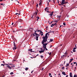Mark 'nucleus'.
Segmentation results:
<instances>
[{
	"label": "nucleus",
	"instance_id": "nucleus-44",
	"mask_svg": "<svg viewBox=\"0 0 77 77\" xmlns=\"http://www.w3.org/2000/svg\"><path fill=\"white\" fill-rule=\"evenodd\" d=\"M14 45H15V43L14 42Z\"/></svg>",
	"mask_w": 77,
	"mask_h": 77
},
{
	"label": "nucleus",
	"instance_id": "nucleus-49",
	"mask_svg": "<svg viewBox=\"0 0 77 77\" xmlns=\"http://www.w3.org/2000/svg\"><path fill=\"white\" fill-rule=\"evenodd\" d=\"M53 1L54 2V3H55V1H54H54Z\"/></svg>",
	"mask_w": 77,
	"mask_h": 77
},
{
	"label": "nucleus",
	"instance_id": "nucleus-38",
	"mask_svg": "<svg viewBox=\"0 0 77 77\" xmlns=\"http://www.w3.org/2000/svg\"><path fill=\"white\" fill-rule=\"evenodd\" d=\"M36 7H37V8H38V4H37L36 5Z\"/></svg>",
	"mask_w": 77,
	"mask_h": 77
},
{
	"label": "nucleus",
	"instance_id": "nucleus-25",
	"mask_svg": "<svg viewBox=\"0 0 77 77\" xmlns=\"http://www.w3.org/2000/svg\"><path fill=\"white\" fill-rule=\"evenodd\" d=\"M65 54L66 56H67L68 55V53L67 52L66 53H65L64 54Z\"/></svg>",
	"mask_w": 77,
	"mask_h": 77
},
{
	"label": "nucleus",
	"instance_id": "nucleus-53",
	"mask_svg": "<svg viewBox=\"0 0 77 77\" xmlns=\"http://www.w3.org/2000/svg\"><path fill=\"white\" fill-rule=\"evenodd\" d=\"M0 5H3V4H2V3H1V4H0Z\"/></svg>",
	"mask_w": 77,
	"mask_h": 77
},
{
	"label": "nucleus",
	"instance_id": "nucleus-62",
	"mask_svg": "<svg viewBox=\"0 0 77 77\" xmlns=\"http://www.w3.org/2000/svg\"><path fill=\"white\" fill-rule=\"evenodd\" d=\"M21 30H24V29H21Z\"/></svg>",
	"mask_w": 77,
	"mask_h": 77
},
{
	"label": "nucleus",
	"instance_id": "nucleus-50",
	"mask_svg": "<svg viewBox=\"0 0 77 77\" xmlns=\"http://www.w3.org/2000/svg\"><path fill=\"white\" fill-rule=\"evenodd\" d=\"M16 15H17V14H18V13H16Z\"/></svg>",
	"mask_w": 77,
	"mask_h": 77
},
{
	"label": "nucleus",
	"instance_id": "nucleus-40",
	"mask_svg": "<svg viewBox=\"0 0 77 77\" xmlns=\"http://www.w3.org/2000/svg\"><path fill=\"white\" fill-rule=\"evenodd\" d=\"M73 63H74V64H75V63H76V62H74Z\"/></svg>",
	"mask_w": 77,
	"mask_h": 77
},
{
	"label": "nucleus",
	"instance_id": "nucleus-20",
	"mask_svg": "<svg viewBox=\"0 0 77 77\" xmlns=\"http://www.w3.org/2000/svg\"><path fill=\"white\" fill-rule=\"evenodd\" d=\"M64 55H63L62 56H61V58H63V57H64Z\"/></svg>",
	"mask_w": 77,
	"mask_h": 77
},
{
	"label": "nucleus",
	"instance_id": "nucleus-3",
	"mask_svg": "<svg viewBox=\"0 0 77 77\" xmlns=\"http://www.w3.org/2000/svg\"><path fill=\"white\" fill-rule=\"evenodd\" d=\"M7 67H8V68L10 69H11V68H12L15 67V66L14 64H12L11 66L8 65L7 66Z\"/></svg>",
	"mask_w": 77,
	"mask_h": 77
},
{
	"label": "nucleus",
	"instance_id": "nucleus-58",
	"mask_svg": "<svg viewBox=\"0 0 77 77\" xmlns=\"http://www.w3.org/2000/svg\"><path fill=\"white\" fill-rule=\"evenodd\" d=\"M68 77V75H67L66 76V77Z\"/></svg>",
	"mask_w": 77,
	"mask_h": 77
},
{
	"label": "nucleus",
	"instance_id": "nucleus-35",
	"mask_svg": "<svg viewBox=\"0 0 77 77\" xmlns=\"http://www.w3.org/2000/svg\"><path fill=\"white\" fill-rule=\"evenodd\" d=\"M41 58H43V56L41 55Z\"/></svg>",
	"mask_w": 77,
	"mask_h": 77
},
{
	"label": "nucleus",
	"instance_id": "nucleus-55",
	"mask_svg": "<svg viewBox=\"0 0 77 77\" xmlns=\"http://www.w3.org/2000/svg\"><path fill=\"white\" fill-rule=\"evenodd\" d=\"M13 24H14V23H12V25H13Z\"/></svg>",
	"mask_w": 77,
	"mask_h": 77
},
{
	"label": "nucleus",
	"instance_id": "nucleus-7",
	"mask_svg": "<svg viewBox=\"0 0 77 77\" xmlns=\"http://www.w3.org/2000/svg\"><path fill=\"white\" fill-rule=\"evenodd\" d=\"M18 21L19 22V23L20 22H22V21H23V20H22L21 19H20L18 20Z\"/></svg>",
	"mask_w": 77,
	"mask_h": 77
},
{
	"label": "nucleus",
	"instance_id": "nucleus-61",
	"mask_svg": "<svg viewBox=\"0 0 77 77\" xmlns=\"http://www.w3.org/2000/svg\"><path fill=\"white\" fill-rule=\"evenodd\" d=\"M50 77H52V75H51Z\"/></svg>",
	"mask_w": 77,
	"mask_h": 77
},
{
	"label": "nucleus",
	"instance_id": "nucleus-11",
	"mask_svg": "<svg viewBox=\"0 0 77 77\" xmlns=\"http://www.w3.org/2000/svg\"><path fill=\"white\" fill-rule=\"evenodd\" d=\"M38 35H37L36 37H35V39H36V41L38 40Z\"/></svg>",
	"mask_w": 77,
	"mask_h": 77
},
{
	"label": "nucleus",
	"instance_id": "nucleus-1",
	"mask_svg": "<svg viewBox=\"0 0 77 77\" xmlns=\"http://www.w3.org/2000/svg\"><path fill=\"white\" fill-rule=\"evenodd\" d=\"M43 40L42 42V44L43 45V47L44 48H46V46L44 44V42L47 41V39H48V36H47V34H46L45 37H43Z\"/></svg>",
	"mask_w": 77,
	"mask_h": 77
},
{
	"label": "nucleus",
	"instance_id": "nucleus-6",
	"mask_svg": "<svg viewBox=\"0 0 77 77\" xmlns=\"http://www.w3.org/2000/svg\"><path fill=\"white\" fill-rule=\"evenodd\" d=\"M54 12L52 11V12H51L50 14L49 15L51 16V17H52L53 15V13Z\"/></svg>",
	"mask_w": 77,
	"mask_h": 77
},
{
	"label": "nucleus",
	"instance_id": "nucleus-31",
	"mask_svg": "<svg viewBox=\"0 0 77 77\" xmlns=\"http://www.w3.org/2000/svg\"><path fill=\"white\" fill-rule=\"evenodd\" d=\"M14 47L16 48V47H17V45H14Z\"/></svg>",
	"mask_w": 77,
	"mask_h": 77
},
{
	"label": "nucleus",
	"instance_id": "nucleus-48",
	"mask_svg": "<svg viewBox=\"0 0 77 77\" xmlns=\"http://www.w3.org/2000/svg\"><path fill=\"white\" fill-rule=\"evenodd\" d=\"M2 62H3V63H4V64H5V62L4 61H3Z\"/></svg>",
	"mask_w": 77,
	"mask_h": 77
},
{
	"label": "nucleus",
	"instance_id": "nucleus-41",
	"mask_svg": "<svg viewBox=\"0 0 77 77\" xmlns=\"http://www.w3.org/2000/svg\"><path fill=\"white\" fill-rule=\"evenodd\" d=\"M33 70H32V71L31 72V74H32V73H33Z\"/></svg>",
	"mask_w": 77,
	"mask_h": 77
},
{
	"label": "nucleus",
	"instance_id": "nucleus-13",
	"mask_svg": "<svg viewBox=\"0 0 77 77\" xmlns=\"http://www.w3.org/2000/svg\"><path fill=\"white\" fill-rule=\"evenodd\" d=\"M43 52H44V51H43V50L39 51V53H43Z\"/></svg>",
	"mask_w": 77,
	"mask_h": 77
},
{
	"label": "nucleus",
	"instance_id": "nucleus-19",
	"mask_svg": "<svg viewBox=\"0 0 77 77\" xmlns=\"http://www.w3.org/2000/svg\"><path fill=\"white\" fill-rule=\"evenodd\" d=\"M74 60V59L73 58L70 59V61H72V60Z\"/></svg>",
	"mask_w": 77,
	"mask_h": 77
},
{
	"label": "nucleus",
	"instance_id": "nucleus-59",
	"mask_svg": "<svg viewBox=\"0 0 77 77\" xmlns=\"http://www.w3.org/2000/svg\"><path fill=\"white\" fill-rule=\"evenodd\" d=\"M49 55H50L51 54V52H50V53L49 54Z\"/></svg>",
	"mask_w": 77,
	"mask_h": 77
},
{
	"label": "nucleus",
	"instance_id": "nucleus-16",
	"mask_svg": "<svg viewBox=\"0 0 77 77\" xmlns=\"http://www.w3.org/2000/svg\"><path fill=\"white\" fill-rule=\"evenodd\" d=\"M51 30H50L48 33H47L46 34H47V35H48V33H51Z\"/></svg>",
	"mask_w": 77,
	"mask_h": 77
},
{
	"label": "nucleus",
	"instance_id": "nucleus-27",
	"mask_svg": "<svg viewBox=\"0 0 77 77\" xmlns=\"http://www.w3.org/2000/svg\"><path fill=\"white\" fill-rule=\"evenodd\" d=\"M1 66H5V64H2Z\"/></svg>",
	"mask_w": 77,
	"mask_h": 77
},
{
	"label": "nucleus",
	"instance_id": "nucleus-26",
	"mask_svg": "<svg viewBox=\"0 0 77 77\" xmlns=\"http://www.w3.org/2000/svg\"><path fill=\"white\" fill-rule=\"evenodd\" d=\"M37 21H38V19H39V17H37Z\"/></svg>",
	"mask_w": 77,
	"mask_h": 77
},
{
	"label": "nucleus",
	"instance_id": "nucleus-45",
	"mask_svg": "<svg viewBox=\"0 0 77 77\" xmlns=\"http://www.w3.org/2000/svg\"><path fill=\"white\" fill-rule=\"evenodd\" d=\"M64 55L65 56V57H66V54Z\"/></svg>",
	"mask_w": 77,
	"mask_h": 77
},
{
	"label": "nucleus",
	"instance_id": "nucleus-5",
	"mask_svg": "<svg viewBox=\"0 0 77 77\" xmlns=\"http://www.w3.org/2000/svg\"><path fill=\"white\" fill-rule=\"evenodd\" d=\"M40 3H39V5L40 6H41V5L42 3V0H40L39 1Z\"/></svg>",
	"mask_w": 77,
	"mask_h": 77
},
{
	"label": "nucleus",
	"instance_id": "nucleus-39",
	"mask_svg": "<svg viewBox=\"0 0 77 77\" xmlns=\"http://www.w3.org/2000/svg\"><path fill=\"white\" fill-rule=\"evenodd\" d=\"M73 52H75V50H73Z\"/></svg>",
	"mask_w": 77,
	"mask_h": 77
},
{
	"label": "nucleus",
	"instance_id": "nucleus-14",
	"mask_svg": "<svg viewBox=\"0 0 77 77\" xmlns=\"http://www.w3.org/2000/svg\"><path fill=\"white\" fill-rule=\"evenodd\" d=\"M69 65V63H67L66 66V67H68Z\"/></svg>",
	"mask_w": 77,
	"mask_h": 77
},
{
	"label": "nucleus",
	"instance_id": "nucleus-32",
	"mask_svg": "<svg viewBox=\"0 0 77 77\" xmlns=\"http://www.w3.org/2000/svg\"><path fill=\"white\" fill-rule=\"evenodd\" d=\"M58 21H57V20H55L54 22H56V23H57Z\"/></svg>",
	"mask_w": 77,
	"mask_h": 77
},
{
	"label": "nucleus",
	"instance_id": "nucleus-9",
	"mask_svg": "<svg viewBox=\"0 0 77 77\" xmlns=\"http://www.w3.org/2000/svg\"><path fill=\"white\" fill-rule=\"evenodd\" d=\"M28 51H29L30 52H34V51H32V49H28Z\"/></svg>",
	"mask_w": 77,
	"mask_h": 77
},
{
	"label": "nucleus",
	"instance_id": "nucleus-64",
	"mask_svg": "<svg viewBox=\"0 0 77 77\" xmlns=\"http://www.w3.org/2000/svg\"><path fill=\"white\" fill-rule=\"evenodd\" d=\"M36 31H35V33H36Z\"/></svg>",
	"mask_w": 77,
	"mask_h": 77
},
{
	"label": "nucleus",
	"instance_id": "nucleus-33",
	"mask_svg": "<svg viewBox=\"0 0 77 77\" xmlns=\"http://www.w3.org/2000/svg\"><path fill=\"white\" fill-rule=\"evenodd\" d=\"M35 33V35H37V36L38 35V34H37V33Z\"/></svg>",
	"mask_w": 77,
	"mask_h": 77
},
{
	"label": "nucleus",
	"instance_id": "nucleus-37",
	"mask_svg": "<svg viewBox=\"0 0 77 77\" xmlns=\"http://www.w3.org/2000/svg\"><path fill=\"white\" fill-rule=\"evenodd\" d=\"M63 25H64V26H65V25H66V24H65V23H63Z\"/></svg>",
	"mask_w": 77,
	"mask_h": 77
},
{
	"label": "nucleus",
	"instance_id": "nucleus-54",
	"mask_svg": "<svg viewBox=\"0 0 77 77\" xmlns=\"http://www.w3.org/2000/svg\"><path fill=\"white\" fill-rule=\"evenodd\" d=\"M71 62H72L71 61H70L69 62V63H71Z\"/></svg>",
	"mask_w": 77,
	"mask_h": 77
},
{
	"label": "nucleus",
	"instance_id": "nucleus-2",
	"mask_svg": "<svg viewBox=\"0 0 77 77\" xmlns=\"http://www.w3.org/2000/svg\"><path fill=\"white\" fill-rule=\"evenodd\" d=\"M37 13L38 11H37L36 13L35 11V13H33V14L32 16V17H31V18H32L33 20H35V17H36Z\"/></svg>",
	"mask_w": 77,
	"mask_h": 77
},
{
	"label": "nucleus",
	"instance_id": "nucleus-15",
	"mask_svg": "<svg viewBox=\"0 0 77 77\" xmlns=\"http://www.w3.org/2000/svg\"><path fill=\"white\" fill-rule=\"evenodd\" d=\"M53 41V39H50V41L49 42H52V41Z\"/></svg>",
	"mask_w": 77,
	"mask_h": 77
},
{
	"label": "nucleus",
	"instance_id": "nucleus-51",
	"mask_svg": "<svg viewBox=\"0 0 77 77\" xmlns=\"http://www.w3.org/2000/svg\"><path fill=\"white\" fill-rule=\"evenodd\" d=\"M68 69V67L66 68V69Z\"/></svg>",
	"mask_w": 77,
	"mask_h": 77
},
{
	"label": "nucleus",
	"instance_id": "nucleus-18",
	"mask_svg": "<svg viewBox=\"0 0 77 77\" xmlns=\"http://www.w3.org/2000/svg\"><path fill=\"white\" fill-rule=\"evenodd\" d=\"M17 48H15V47H14L13 48V50H16L17 49Z\"/></svg>",
	"mask_w": 77,
	"mask_h": 77
},
{
	"label": "nucleus",
	"instance_id": "nucleus-24",
	"mask_svg": "<svg viewBox=\"0 0 77 77\" xmlns=\"http://www.w3.org/2000/svg\"><path fill=\"white\" fill-rule=\"evenodd\" d=\"M73 77H77V75H75Z\"/></svg>",
	"mask_w": 77,
	"mask_h": 77
},
{
	"label": "nucleus",
	"instance_id": "nucleus-46",
	"mask_svg": "<svg viewBox=\"0 0 77 77\" xmlns=\"http://www.w3.org/2000/svg\"><path fill=\"white\" fill-rule=\"evenodd\" d=\"M54 25H57V23H55L54 24Z\"/></svg>",
	"mask_w": 77,
	"mask_h": 77
},
{
	"label": "nucleus",
	"instance_id": "nucleus-34",
	"mask_svg": "<svg viewBox=\"0 0 77 77\" xmlns=\"http://www.w3.org/2000/svg\"><path fill=\"white\" fill-rule=\"evenodd\" d=\"M48 43H49V42H48L47 43H46V44H45V45L46 46V45H47V44H48Z\"/></svg>",
	"mask_w": 77,
	"mask_h": 77
},
{
	"label": "nucleus",
	"instance_id": "nucleus-21",
	"mask_svg": "<svg viewBox=\"0 0 77 77\" xmlns=\"http://www.w3.org/2000/svg\"><path fill=\"white\" fill-rule=\"evenodd\" d=\"M41 48V50H43V51H44H44H45V48H44V49H43V50Z\"/></svg>",
	"mask_w": 77,
	"mask_h": 77
},
{
	"label": "nucleus",
	"instance_id": "nucleus-36",
	"mask_svg": "<svg viewBox=\"0 0 77 77\" xmlns=\"http://www.w3.org/2000/svg\"><path fill=\"white\" fill-rule=\"evenodd\" d=\"M52 47H53V46H52V45H51V46H50V48H51Z\"/></svg>",
	"mask_w": 77,
	"mask_h": 77
},
{
	"label": "nucleus",
	"instance_id": "nucleus-4",
	"mask_svg": "<svg viewBox=\"0 0 77 77\" xmlns=\"http://www.w3.org/2000/svg\"><path fill=\"white\" fill-rule=\"evenodd\" d=\"M62 3L60 4V5H63L64 4H66V3L65 2V0H62Z\"/></svg>",
	"mask_w": 77,
	"mask_h": 77
},
{
	"label": "nucleus",
	"instance_id": "nucleus-43",
	"mask_svg": "<svg viewBox=\"0 0 77 77\" xmlns=\"http://www.w3.org/2000/svg\"><path fill=\"white\" fill-rule=\"evenodd\" d=\"M37 32H41V30H38Z\"/></svg>",
	"mask_w": 77,
	"mask_h": 77
},
{
	"label": "nucleus",
	"instance_id": "nucleus-10",
	"mask_svg": "<svg viewBox=\"0 0 77 77\" xmlns=\"http://www.w3.org/2000/svg\"><path fill=\"white\" fill-rule=\"evenodd\" d=\"M62 74H63V75H66V74L65 73V72H62Z\"/></svg>",
	"mask_w": 77,
	"mask_h": 77
},
{
	"label": "nucleus",
	"instance_id": "nucleus-23",
	"mask_svg": "<svg viewBox=\"0 0 77 77\" xmlns=\"http://www.w3.org/2000/svg\"><path fill=\"white\" fill-rule=\"evenodd\" d=\"M49 76H51V73H49Z\"/></svg>",
	"mask_w": 77,
	"mask_h": 77
},
{
	"label": "nucleus",
	"instance_id": "nucleus-17",
	"mask_svg": "<svg viewBox=\"0 0 77 77\" xmlns=\"http://www.w3.org/2000/svg\"><path fill=\"white\" fill-rule=\"evenodd\" d=\"M28 69H29V68L26 67L25 68V70L26 71H27V70H28Z\"/></svg>",
	"mask_w": 77,
	"mask_h": 77
},
{
	"label": "nucleus",
	"instance_id": "nucleus-56",
	"mask_svg": "<svg viewBox=\"0 0 77 77\" xmlns=\"http://www.w3.org/2000/svg\"><path fill=\"white\" fill-rule=\"evenodd\" d=\"M48 1H49V2H51V1L50 0H48Z\"/></svg>",
	"mask_w": 77,
	"mask_h": 77
},
{
	"label": "nucleus",
	"instance_id": "nucleus-28",
	"mask_svg": "<svg viewBox=\"0 0 77 77\" xmlns=\"http://www.w3.org/2000/svg\"><path fill=\"white\" fill-rule=\"evenodd\" d=\"M54 26V24H52V25L51 26V27H53Z\"/></svg>",
	"mask_w": 77,
	"mask_h": 77
},
{
	"label": "nucleus",
	"instance_id": "nucleus-29",
	"mask_svg": "<svg viewBox=\"0 0 77 77\" xmlns=\"http://www.w3.org/2000/svg\"><path fill=\"white\" fill-rule=\"evenodd\" d=\"M65 69V67H62V69Z\"/></svg>",
	"mask_w": 77,
	"mask_h": 77
},
{
	"label": "nucleus",
	"instance_id": "nucleus-60",
	"mask_svg": "<svg viewBox=\"0 0 77 77\" xmlns=\"http://www.w3.org/2000/svg\"><path fill=\"white\" fill-rule=\"evenodd\" d=\"M76 68H77V67H75V69H76Z\"/></svg>",
	"mask_w": 77,
	"mask_h": 77
},
{
	"label": "nucleus",
	"instance_id": "nucleus-47",
	"mask_svg": "<svg viewBox=\"0 0 77 77\" xmlns=\"http://www.w3.org/2000/svg\"><path fill=\"white\" fill-rule=\"evenodd\" d=\"M45 49L46 50H48V49H47V48H45Z\"/></svg>",
	"mask_w": 77,
	"mask_h": 77
},
{
	"label": "nucleus",
	"instance_id": "nucleus-8",
	"mask_svg": "<svg viewBox=\"0 0 77 77\" xmlns=\"http://www.w3.org/2000/svg\"><path fill=\"white\" fill-rule=\"evenodd\" d=\"M69 76L70 77H72V72H70L69 74Z\"/></svg>",
	"mask_w": 77,
	"mask_h": 77
},
{
	"label": "nucleus",
	"instance_id": "nucleus-42",
	"mask_svg": "<svg viewBox=\"0 0 77 77\" xmlns=\"http://www.w3.org/2000/svg\"><path fill=\"white\" fill-rule=\"evenodd\" d=\"M73 49H74V50H75V49H76V48H73Z\"/></svg>",
	"mask_w": 77,
	"mask_h": 77
},
{
	"label": "nucleus",
	"instance_id": "nucleus-57",
	"mask_svg": "<svg viewBox=\"0 0 77 77\" xmlns=\"http://www.w3.org/2000/svg\"><path fill=\"white\" fill-rule=\"evenodd\" d=\"M60 75V76H61V75H60V74H59L58 75Z\"/></svg>",
	"mask_w": 77,
	"mask_h": 77
},
{
	"label": "nucleus",
	"instance_id": "nucleus-63",
	"mask_svg": "<svg viewBox=\"0 0 77 77\" xmlns=\"http://www.w3.org/2000/svg\"><path fill=\"white\" fill-rule=\"evenodd\" d=\"M71 65H72V63H71Z\"/></svg>",
	"mask_w": 77,
	"mask_h": 77
},
{
	"label": "nucleus",
	"instance_id": "nucleus-22",
	"mask_svg": "<svg viewBox=\"0 0 77 77\" xmlns=\"http://www.w3.org/2000/svg\"><path fill=\"white\" fill-rule=\"evenodd\" d=\"M10 74L11 75H12V74H14V72H11V73H10Z\"/></svg>",
	"mask_w": 77,
	"mask_h": 77
},
{
	"label": "nucleus",
	"instance_id": "nucleus-30",
	"mask_svg": "<svg viewBox=\"0 0 77 77\" xmlns=\"http://www.w3.org/2000/svg\"><path fill=\"white\" fill-rule=\"evenodd\" d=\"M57 17H58V18H60V17H61V16H57Z\"/></svg>",
	"mask_w": 77,
	"mask_h": 77
},
{
	"label": "nucleus",
	"instance_id": "nucleus-52",
	"mask_svg": "<svg viewBox=\"0 0 77 77\" xmlns=\"http://www.w3.org/2000/svg\"><path fill=\"white\" fill-rule=\"evenodd\" d=\"M9 64V65H13V64Z\"/></svg>",
	"mask_w": 77,
	"mask_h": 77
},
{
	"label": "nucleus",
	"instance_id": "nucleus-12",
	"mask_svg": "<svg viewBox=\"0 0 77 77\" xmlns=\"http://www.w3.org/2000/svg\"><path fill=\"white\" fill-rule=\"evenodd\" d=\"M40 33L41 35V36H43V32L41 30L40 31Z\"/></svg>",
	"mask_w": 77,
	"mask_h": 77
}]
</instances>
